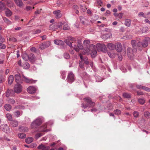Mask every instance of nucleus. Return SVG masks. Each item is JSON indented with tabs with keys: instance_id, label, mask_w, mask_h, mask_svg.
Wrapping results in <instances>:
<instances>
[{
	"instance_id": "obj_1",
	"label": "nucleus",
	"mask_w": 150,
	"mask_h": 150,
	"mask_svg": "<svg viewBox=\"0 0 150 150\" xmlns=\"http://www.w3.org/2000/svg\"><path fill=\"white\" fill-rule=\"evenodd\" d=\"M15 80L17 83H21L22 80L27 83H35L37 81V80H34L32 79H30L24 75L21 76L19 74L15 75Z\"/></svg>"
},
{
	"instance_id": "obj_2",
	"label": "nucleus",
	"mask_w": 150,
	"mask_h": 150,
	"mask_svg": "<svg viewBox=\"0 0 150 150\" xmlns=\"http://www.w3.org/2000/svg\"><path fill=\"white\" fill-rule=\"evenodd\" d=\"M83 99L86 102V104L85 105L82 104V107L83 108H85L87 107H91L95 105V103L92 101L90 98H85Z\"/></svg>"
},
{
	"instance_id": "obj_3",
	"label": "nucleus",
	"mask_w": 150,
	"mask_h": 150,
	"mask_svg": "<svg viewBox=\"0 0 150 150\" xmlns=\"http://www.w3.org/2000/svg\"><path fill=\"white\" fill-rule=\"evenodd\" d=\"M150 42V38L149 37H146L143 40L142 43L140 42H139L137 43V45L140 46V45H142L143 47H145L148 46L149 43Z\"/></svg>"
},
{
	"instance_id": "obj_4",
	"label": "nucleus",
	"mask_w": 150,
	"mask_h": 150,
	"mask_svg": "<svg viewBox=\"0 0 150 150\" xmlns=\"http://www.w3.org/2000/svg\"><path fill=\"white\" fill-rule=\"evenodd\" d=\"M41 119L39 118H38L32 122L31 127L32 128H36L38 126L41 124Z\"/></svg>"
},
{
	"instance_id": "obj_5",
	"label": "nucleus",
	"mask_w": 150,
	"mask_h": 150,
	"mask_svg": "<svg viewBox=\"0 0 150 150\" xmlns=\"http://www.w3.org/2000/svg\"><path fill=\"white\" fill-rule=\"evenodd\" d=\"M74 80V75L72 72H70L68 74L67 78V81L70 83H72Z\"/></svg>"
},
{
	"instance_id": "obj_6",
	"label": "nucleus",
	"mask_w": 150,
	"mask_h": 150,
	"mask_svg": "<svg viewBox=\"0 0 150 150\" xmlns=\"http://www.w3.org/2000/svg\"><path fill=\"white\" fill-rule=\"evenodd\" d=\"M90 47L91 48H92V50L91 53V57L92 58H94L97 55L96 47L94 45H91Z\"/></svg>"
},
{
	"instance_id": "obj_7",
	"label": "nucleus",
	"mask_w": 150,
	"mask_h": 150,
	"mask_svg": "<svg viewBox=\"0 0 150 150\" xmlns=\"http://www.w3.org/2000/svg\"><path fill=\"white\" fill-rule=\"evenodd\" d=\"M22 87L21 85L19 83L16 84L14 88V91L16 93H20L22 91Z\"/></svg>"
},
{
	"instance_id": "obj_8",
	"label": "nucleus",
	"mask_w": 150,
	"mask_h": 150,
	"mask_svg": "<svg viewBox=\"0 0 150 150\" xmlns=\"http://www.w3.org/2000/svg\"><path fill=\"white\" fill-rule=\"evenodd\" d=\"M1 128L2 130L6 133H9L10 130L8 126L6 124H3L1 125Z\"/></svg>"
},
{
	"instance_id": "obj_9",
	"label": "nucleus",
	"mask_w": 150,
	"mask_h": 150,
	"mask_svg": "<svg viewBox=\"0 0 150 150\" xmlns=\"http://www.w3.org/2000/svg\"><path fill=\"white\" fill-rule=\"evenodd\" d=\"M37 90V88L33 86H30L28 87L27 89V92L31 94H33L35 93Z\"/></svg>"
},
{
	"instance_id": "obj_10",
	"label": "nucleus",
	"mask_w": 150,
	"mask_h": 150,
	"mask_svg": "<svg viewBox=\"0 0 150 150\" xmlns=\"http://www.w3.org/2000/svg\"><path fill=\"white\" fill-rule=\"evenodd\" d=\"M50 45V42L47 41L44 42L41 44L39 46V47L40 49L41 50H43L47 47H49Z\"/></svg>"
},
{
	"instance_id": "obj_11",
	"label": "nucleus",
	"mask_w": 150,
	"mask_h": 150,
	"mask_svg": "<svg viewBox=\"0 0 150 150\" xmlns=\"http://www.w3.org/2000/svg\"><path fill=\"white\" fill-rule=\"evenodd\" d=\"M74 48L76 52H79L80 50L83 49V46L81 43L79 42L77 45H74Z\"/></svg>"
},
{
	"instance_id": "obj_12",
	"label": "nucleus",
	"mask_w": 150,
	"mask_h": 150,
	"mask_svg": "<svg viewBox=\"0 0 150 150\" xmlns=\"http://www.w3.org/2000/svg\"><path fill=\"white\" fill-rule=\"evenodd\" d=\"M112 34L109 33L106 34H102L100 37L103 39H107L110 38L112 37Z\"/></svg>"
},
{
	"instance_id": "obj_13",
	"label": "nucleus",
	"mask_w": 150,
	"mask_h": 150,
	"mask_svg": "<svg viewBox=\"0 0 150 150\" xmlns=\"http://www.w3.org/2000/svg\"><path fill=\"white\" fill-rule=\"evenodd\" d=\"M115 49L118 52H120L122 50V47L121 44L120 43H117L115 45Z\"/></svg>"
},
{
	"instance_id": "obj_14",
	"label": "nucleus",
	"mask_w": 150,
	"mask_h": 150,
	"mask_svg": "<svg viewBox=\"0 0 150 150\" xmlns=\"http://www.w3.org/2000/svg\"><path fill=\"white\" fill-rule=\"evenodd\" d=\"M53 13L55 15V17L57 18H59L62 16V14L61 13V11L60 10L54 11Z\"/></svg>"
},
{
	"instance_id": "obj_15",
	"label": "nucleus",
	"mask_w": 150,
	"mask_h": 150,
	"mask_svg": "<svg viewBox=\"0 0 150 150\" xmlns=\"http://www.w3.org/2000/svg\"><path fill=\"white\" fill-rule=\"evenodd\" d=\"M16 5L18 7H21L24 6L21 0H13Z\"/></svg>"
},
{
	"instance_id": "obj_16",
	"label": "nucleus",
	"mask_w": 150,
	"mask_h": 150,
	"mask_svg": "<svg viewBox=\"0 0 150 150\" xmlns=\"http://www.w3.org/2000/svg\"><path fill=\"white\" fill-rule=\"evenodd\" d=\"M28 59L30 62H34L36 60L35 56L33 54H30L28 55Z\"/></svg>"
},
{
	"instance_id": "obj_17",
	"label": "nucleus",
	"mask_w": 150,
	"mask_h": 150,
	"mask_svg": "<svg viewBox=\"0 0 150 150\" xmlns=\"http://www.w3.org/2000/svg\"><path fill=\"white\" fill-rule=\"evenodd\" d=\"M107 46L108 48L111 50L115 49V45L111 43L107 44Z\"/></svg>"
},
{
	"instance_id": "obj_18",
	"label": "nucleus",
	"mask_w": 150,
	"mask_h": 150,
	"mask_svg": "<svg viewBox=\"0 0 150 150\" xmlns=\"http://www.w3.org/2000/svg\"><path fill=\"white\" fill-rule=\"evenodd\" d=\"M54 43L58 45H64V42L61 40H56L54 41Z\"/></svg>"
},
{
	"instance_id": "obj_19",
	"label": "nucleus",
	"mask_w": 150,
	"mask_h": 150,
	"mask_svg": "<svg viewBox=\"0 0 150 150\" xmlns=\"http://www.w3.org/2000/svg\"><path fill=\"white\" fill-rule=\"evenodd\" d=\"M57 27L56 23H52L50 26V29L51 30L55 31L57 30Z\"/></svg>"
},
{
	"instance_id": "obj_20",
	"label": "nucleus",
	"mask_w": 150,
	"mask_h": 150,
	"mask_svg": "<svg viewBox=\"0 0 150 150\" xmlns=\"http://www.w3.org/2000/svg\"><path fill=\"white\" fill-rule=\"evenodd\" d=\"M99 47L102 51L104 52H105L107 51V48L105 45L103 44H101L99 45Z\"/></svg>"
},
{
	"instance_id": "obj_21",
	"label": "nucleus",
	"mask_w": 150,
	"mask_h": 150,
	"mask_svg": "<svg viewBox=\"0 0 150 150\" xmlns=\"http://www.w3.org/2000/svg\"><path fill=\"white\" fill-rule=\"evenodd\" d=\"M11 126L13 127H17L18 124V121L16 120H13L12 121L10 122Z\"/></svg>"
},
{
	"instance_id": "obj_22",
	"label": "nucleus",
	"mask_w": 150,
	"mask_h": 150,
	"mask_svg": "<svg viewBox=\"0 0 150 150\" xmlns=\"http://www.w3.org/2000/svg\"><path fill=\"white\" fill-rule=\"evenodd\" d=\"M137 87L139 89H141V88L142 89L146 91H150V89L146 86H142L141 85H137Z\"/></svg>"
},
{
	"instance_id": "obj_23",
	"label": "nucleus",
	"mask_w": 150,
	"mask_h": 150,
	"mask_svg": "<svg viewBox=\"0 0 150 150\" xmlns=\"http://www.w3.org/2000/svg\"><path fill=\"white\" fill-rule=\"evenodd\" d=\"M22 67L25 69H28L30 67V65L28 62H25L22 64Z\"/></svg>"
},
{
	"instance_id": "obj_24",
	"label": "nucleus",
	"mask_w": 150,
	"mask_h": 150,
	"mask_svg": "<svg viewBox=\"0 0 150 150\" xmlns=\"http://www.w3.org/2000/svg\"><path fill=\"white\" fill-rule=\"evenodd\" d=\"M5 13L7 16L9 17L12 15V13L9 9L7 8L5 11Z\"/></svg>"
},
{
	"instance_id": "obj_25",
	"label": "nucleus",
	"mask_w": 150,
	"mask_h": 150,
	"mask_svg": "<svg viewBox=\"0 0 150 150\" xmlns=\"http://www.w3.org/2000/svg\"><path fill=\"white\" fill-rule=\"evenodd\" d=\"M19 130L21 132H26L28 131V128L26 127H19Z\"/></svg>"
},
{
	"instance_id": "obj_26",
	"label": "nucleus",
	"mask_w": 150,
	"mask_h": 150,
	"mask_svg": "<svg viewBox=\"0 0 150 150\" xmlns=\"http://www.w3.org/2000/svg\"><path fill=\"white\" fill-rule=\"evenodd\" d=\"M108 54L109 57L112 58H114L115 57L116 54L113 52H108Z\"/></svg>"
},
{
	"instance_id": "obj_27",
	"label": "nucleus",
	"mask_w": 150,
	"mask_h": 150,
	"mask_svg": "<svg viewBox=\"0 0 150 150\" xmlns=\"http://www.w3.org/2000/svg\"><path fill=\"white\" fill-rule=\"evenodd\" d=\"M70 29V27L68 25V23L66 22L63 23V29L64 30H68Z\"/></svg>"
},
{
	"instance_id": "obj_28",
	"label": "nucleus",
	"mask_w": 150,
	"mask_h": 150,
	"mask_svg": "<svg viewBox=\"0 0 150 150\" xmlns=\"http://www.w3.org/2000/svg\"><path fill=\"white\" fill-rule=\"evenodd\" d=\"M8 84H11L13 83L14 80V77L13 76L11 75L9 76L8 78Z\"/></svg>"
},
{
	"instance_id": "obj_29",
	"label": "nucleus",
	"mask_w": 150,
	"mask_h": 150,
	"mask_svg": "<svg viewBox=\"0 0 150 150\" xmlns=\"http://www.w3.org/2000/svg\"><path fill=\"white\" fill-rule=\"evenodd\" d=\"M33 138L31 137H29L25 139V142L28 144H30L33 141Z\"/></svg>"
},
{
	"instance_id": "obj_30",
	"label": "nucleus",
	"mask_w": 150,
	"mask_h": 150,
	"mask_svg": "<svg viewBox=\"0 0 150 150\" xmlns=\"http://www.w3.org/2000/svg\"><path fill=\"white\" fill-rule=\"evenodd\" d=\"M47 127L46 125H45L44 126L40 127L39 130V132H47L48 131L45 129V128Z\"/></svg>"
},
{
	"instance_id": "obj_31",
	"label": "nucleus",
	"mask_w": 150,
	"mask_h": 150,
	"mask_svg": "<svg viewBox=\"0 0 150 150\" xmlns=\"http://www.w3.org/2000/svg\"><path fill=\"white\" fill-rule=\"evenodd\" d=\"M131 23V20L129 19H127L125 20V24L126 26L129 27Z\"/></svg>"
},
{
	"instance_id": "obj_32",
	"label": "nucleus",
	"mask_w": 150,
	"mask_h": 150,
	"mask_svg": "<svg viewBox=\"0 0 150 150\" xmlns=\"http://www.w3.org/2000/svg\"><path fill=\"white\" fill-rule=\"evenodd\" d=\"M62 23L61 22H59L57 23V29L61 30L62 29Z\"/></svg>"
},
{
	"instance_id": "obj_33",
	"label": "nucleus",
	"mask_w": 150,
	"mask_h": 150,
	"mask_svg": "<svg viewBox=\"0 0 150 150\" xmlns=\"http://www.w3.org/2000/svg\"><path fill=\"white\" fill-rule=\"evenodd\" d=\"M64 42L65 43L68 45H69L70 47H72V45L71 42L70 41L68 40V38L67 39L65 40L64 41Z\"/></svg>"
},
{
	"instance_id": "obj_34",
	"label": "nucleus",
	"mask_w": 150,
	"mask_h": 150,
	"mask_svg": "<svg viewBox=\"0 0 150 150\" xmlns=\"http://www.w3.org/2000/svg\"><path fill=\"white\" fill-rule=\"evenodd\" d=\"M23 59L25 61H27L28 58V55L26 53H23L22 55Z\"/></svg>"
},
{
	"instance_id": "obj_35",
	"label": "nucleus",
	"mask_w": 150,
	"mask_h": 150,
	"mask_svg": "<svg viewBox=\"0 0 150 150\" xmlns=\"http://www.w3.org/2000/svg\"><path fill=\"white\" fill-rule=\"evenodd\" d=\"M5 76L2 75H0V83H3L5 81Z\"/></svg>"
},
{
	"instance_id": "obj_36",
	"label": "nucleus",
	"mask_w": 150,
	"mask_h": 150,
	"mask_svg": "<svg viewBox=\"0 0 150 150\" xmlns=\"http://www.w3.org/2000/svg\"><path fill=\"white\" fill-rule=\"evenodd\" d=\"M4 108L7 110L8 111L11 109V107L10 104H7L5 105Z\"/></svg>"
},
{
	"instance_id": "obj_37",
	"label": "nucleus",
	"mask_w": 150,
	"mask_h": 150,
	"mask_svg": "<svg viewBox=\"0 0 150 150\" xmlns=\"http://www.w3.org/2000/svg\"><path fill=\"white\" fill-rule=\"evenodd\" d=\"M3 19L4 21L8 25L11 24L12 23L11 22L6 18L4 17Z\"/></svg>"
},
{
	"instance_id": "obj_38",
	"label": "nucleus",
	"mask_w": 150,
	"mask_h": 150,
	"mask_svg": "<svg viewBox=\"0 0 150 150\" xmlns=\"http://www.w3.org/2000/svg\"><path fill=\"white\" fill-rule=\"evenodd\" d=\"M5 5L3 2L0 1V9L2 10L5 9Z\"/></svg>"
},
{
	"instance_id": "obj_39",
	"label": "nucleus",
	"mask_w": 150,
	"mask_h": 150,
	"mask_svg": "<svg viewBox=\"0 0 150 150\" xmlns=\"http://www.w3.org/2000/svg\"><path fill=\"white\" fill-rule=\"evenodd\" d=\"M0 57L1 59H0V64H2L4 62V55L3 54H0Z\"/></svg>"
},
{
	"instance_id": "obj_40",
	"label": "nucleus",
	"mask_w": 150,
	"mask_h": 150,
	"mask_svg": "<svg viewBox=\"0 0 150 150\" xmlns=\"http://www.w3.org/2000/svg\"><path fill=\"white\" fill-rule=\"evenodd\" d=\"M67 38L70 41L72 42L76 41V38L71 36H69Z\"/></svg>"
},
{
	"instance_id": "obj_41",
	"label": "nucleus",
	"mask_w": 150,
	"mask_h": 150,
	"mask_svg": "<svg viewBox=\"0 0 150 150\" xmlns=\"http://www.w3.org/2000/svg\"><path fill=\"white\" fill-rule=\"evenodd\" d=\"M18 136L21 139L25 138L26 137V134L23 133L19 134Z\"/></svg>"
},
{
	"instance_id": "obj_42",
	"label": "nucleus",
	"mask_w": 150,
	"mask_h": 150,
	"mask_svg": "<svg viewBox=\"0 0 150 150\" xmlns=\"http://www.w3.org/2000/svg\"><path fill=\"white\" fill-rule=\"evenodd\" d=\"M6 117L8 120L9 121H12V115L8 113L6 114Z\"/></svg>"
},
{
	"instance_id": "obj_43",
	"label": "nucleus",
	"mask_w": 150,
	"mask_h": 150,
	"mask_svg": "<svg viewBox=\"0 0 150 150\" xmlns=\"http://www.w3.org/2000/svg\"><path fill=\"white\" fill-rule=\"evenodd\" d=\"M83 54H89V50L88 48H87L86 49H84L83 50Z\"/></svg>"
},
{
	"instance_id": "obj_44",
	"label": "nucleus",
	"mask_w": 150,
	"mask_h": 150,
	"mask_svg": "<svg viewBox=\"0 0 150 150\" xmlns=\"http://www.w3.org/2000/svg\"><path fill=\"white\" fill-rule=\"evenodd\" d=\"M96 81L98 82H101L103 80L102 78L100 76H96Z\"/></svg>"
},
{
	"instance_id": "obj_45",
	"label": "nucleus",
	"mask_w": 150,
	"mask_h": 150,
	"mask_svg": "<svg viewBox=\"0 0 150 150\" xmlns=\"http://www.w3.org/2000/svg\"><path fill=\"white\" fill-rule=\"evenodd\" d=\"M138 101L141 105L144 104L145 103V100L143 98H140L139 99Z\"/></svg>"
},
{
	"instance_id": "obj_46",
	"label": "nucleus",
	"mask_w": 150,
	"mask_h": 150,
	"mask_svg": "<svg viewBox=\"0 0 150 150\" xmlns=\"http://www.w3.org/2000/svg\"><path fill=\"white\" fill-rule=\"evenodd\" d=\"M7 100L8 103L13 104H14L15 103V101L13 99L8 98Z\"/></svg>"
},
{
	"instance_id": "obj_47",
	"label": "nucleus",
	"mask_w": 150,
	"mask_h": 150,
	"mask_svg": "<svg viewBox=\"0 0 150 150\" xmlns=\"http://www.w3.org/2000/svg\"><path fill=\"white\" fill-rule=\"evenodd\" d=\"M11 92H13L12 90H10L8 89L7 91L6 92V97H9L10 96L11 93Z\"/></svg>"
},
{
	"instance_id": "obj_48",
	"label": "nucleus",
	"mask_w": 150,
	"mask_h": 150,
	"mask_svg": "<svg viewBox=\"0 0 150 150\" xmlns=\"http://www.w3.org/2000/svg\"><path fill=\"white\" fill-rule=\"evenodd\" d=\"M121 111L118 109L115 110L114 111V114L117 115H120L121 113Z\"/></svg>"
},
{
	"instance_id": "obj_49",
	"label": "nucleus",
	"mask_w": 150,
	"mask_h": 150,
	"mask_svg": "<svg viewBox=\"0 0 150 150\" xmlns=\"http://www.w3.org/2000/svg\"><path fill=\"white\" fill-rule=\"evenodd\" d=\"M123 95L124 97L126 98H129L131 97L130 94L126 93H124Z\"/></svg>"
},
{
	"instance_id": "obj_50",
	"label": "nucleus",
	"mask_w": 150,
	"mask_h": 150,
	"mask_svg": "<svg viewBox=\"0 0 150 150\" xmlns=\"http://www.w3.org/2000/svg\"><path fill=\"white\" fill-rule=\"evenodd\" d=\"M138 16L139 17L142 16L145 18H146V16L144 15V13L142 12L139 13Z\"/></svg>"
},
{
	"instance_id": "obj_51",
	"label": "nucleus",
	"mask_w": 150,
	"mask_h": 150,
	"mask_svg": "<svg viewBox=\"0 0 150 150\" xmlns=\"http://www.w3.org/2000/svg\"><path fill=\"white\" fill-rule=\"evenodd\" d=\"M144 116L148 118L150 117V113L149 112L147 111L144 113Z\"/></svg>"
},
{
	"instance_id": "obj_52",
	"label": "nucleus",
	"mask_w": 150,
	"mask_h": 150,
	"mask_svg": "<svg viewBox=\"0 0 150 150\" xmlns=\"http://www.w3.org/2000/svg\"><path fill=\"white\" fill-rule=\"evenodd\" d=\"M84 63L86 64H89V62L88 58L87 57H85L83 59Z\"/></svg>"
},
{
	"instance_id": "obj_53",
	"label": "nucleus",
	"mask_w": 150,
	"mask_h": 150,
	"mask_svg": "<svg viewBox=\"0 0 150 150\" xmlns=\"http://www.w3.org/2000/svg\"><path fill=\"white\" fill-rule=\"evenodd\" d=\"M133 114L134 117H137L139 115V113L137 111H134L133 112Z\"/></svg>"
},
{
	"instance_id": "obj_54",
	"label": "nucleus",
	"mask_w": 150,
	"mask_h": 150,
	"mask_svg": "<svg viewBox=\"0 0 150 150\" xmlns=\"http://www.w3.org/2000/svg\"><path fill=\"white\" fill-rule=\"evenodd\" d=\"M15 115L17 117H19L20 115V112L19 111L17 110L14 112Z\"/></svg>"
},
{
	"instance_id": "obj_55",
	"label": "nucleus",
	"mask_w": 150,
	"mask_h": 150,
	"mask_svg": "<svg viewBox=\"0 0 150 150\" xmlns=\"http://www.w3.org/2000/svg\"><path fill=\"white\" fill-rule=\"evenodd\" d=\"M79 64L80 67L81 68H83L84 67V64L83 62L82 61H79Z\"/></svg>"
},
{
	"instance_id": "obj_56",
	"label": "nucleus",
	"mask_w": 150,
	"mask_h": 150,
	"mask_svg": "<svg viewBox=\"0 0 150 150\" xmlns=\"http://www.w3.org/2000/svg\"><path fill=\"white\" fill-rule=\"evenodd\" d=\"M64 57L66 59H69L70 57L69 54L67 53H65L64 54Z\"/></svg>"
},
{
	"instance_id": "obj_57",
	"label": "nucleus",
	"mask_w": 150,
	"mask_h": 150,
	"mask_svg": "<svg viewBox=\"0 0 150 150\" xmlns=\"http://www.w3.org/2000/svg\"><path fill=\"white\" fill-rule=\"evenodd\" d=\"M6 48V46L5 45L0 43V49H4Z\"/></svg>"
},
{
	"instance_id": "obj_58",
	"label": "nucleus",
	"mask_w": 150,
	"mask_h": 150,
	"mask_svg": "<svg viewBox=\"0 0 150 150\" xmlns=\"http://www.w3.org/2000/svg\"><path fill=\"white\" fill-rule=\"evenodd\" d=\"M90 43V41L88 40H85L83 41V44L84 45L87 46Z\"/></svg>"
},
{
	"instance_id": "obj_59",
	"label": "nucleus",
	"mask_w": 150,
	"mask_h": 150,
	"mask_svg": "<svg viewBox=\"0 0 150 150\" xmlns=\"http://www.w3.org/2000/svg\"><path fill=\"white\" fill-rule=\"evenodd\" d=\"M131 44L133 47H135L136 45V41L134 40H132L131 41Z\"/></svg>"
},
{
	"instance_id": "obj_60",
	"label": "nucleus",
	"mask_w": 150,
	"mask_h": 150,
	"mask_svg": "<svg viewBox=\"0 0 150 150\" xmlns=\"http://www.w3.org/2000/svg\"><path fill=\"white\" fill-rule=\"evenodd\" d=\"M79 18L81 22L83 24H84V18L83 17H80Z\"/></svg>"
},
{
	"instance_id": "obj_61",
	"label": "nucleus",
	"mask_w": 150,
	"mask_h": 150,
	"mask_svg": "<svg viewBox=\"0 0 150 150\" xmlns=\"http://www.w3.org/2000/svg\"><path fill=\"white\" fill-rule=\"evenodd\" d=\"M42 134L41 133H38L35 135V137L37 139L38 138L42 136Z\"/></svg>"
},
{
	"instance_id": "obj_62",
	"label": "nucleus",
	"mask_w": 150,
	"mask_h": 150,
	"mask_svg": "<svg viewBox=\"0 0 150 150\" xmlns=\"http://www.w3.org/2000/svg\"><path fill=\"white\" fill-rule=\"evenodd\" d=\"M5 41V39L0 35V42H3Z\"/></svg>"
},
{
	"instance_id": "obj_63",
	"label": "nucleus",
	"mask_w": 150,
	"mask_h": 150,
	"mask_svg": "<svg viewBox=\"0 0 150 150\" xmlns=\"http://www.w3.org/2000/svg\"><path fill=\"white\" fill-rule=\"evenodd\" d=\"M132 36L131 35H126L124 36V38L125 39H129L131 38Z\"/></svg>"
},
{
	"instance_id": "obj_64",
	"label": "nucleus",
	"mask_w": 150,
	"mask_h": 150,
	"mask_svg": "<svg viewBox=\"0 0 150 150\" xmlns=\"http://www.w3.org/2000/svg\"><path fill=\"white\" fill-rule=\"evenodd\" d=\"M9 40L10 41H11L13 42H16L17 41L16 39L14 37H11L10 38Z\"/></svg>"
}]
</instances>
